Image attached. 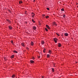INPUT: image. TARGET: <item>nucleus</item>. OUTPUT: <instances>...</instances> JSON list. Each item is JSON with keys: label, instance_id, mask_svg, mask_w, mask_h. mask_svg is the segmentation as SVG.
<instances>
[{"label": "nucleus", "instance_id": "33", "mask_svg": "<svg viewBox=\"0 0 78 78\" xmlns=\"http://www.w3.org/2000/svg\"><path fill=\"white\" fill-rule=\"evenodd\" d=\"M34 2H35V0H34Z\"/></svg>", "mask_w": 78, "mask_h": 78}, {"label": "nucleus", "instance_id": "28", "mask_svg": "<svg viewBox=\"0 0 78 78\" xmlns=\"http://www.w3.org/2000/svg\"><path fill=\"white\" fill-rule=\"evenodd\" d=\"M11 42L12 44H13V41H11Z\"/></svg>", "mask_w": 78, "mask_h": 78}, {"label": "nucleus", "instance_id": "32", "mask_svg": "<svg viewBox=\"0 0 78 78\" xmlns=\"http://www.w3.org/2000/svg\"><path fill=\"white\" fill-rule=\"evenodd\" d=\"M45 16V15H43V16Z\"/></svg>", "mask_w": 78, "mask_h": 78}, {"label": "nucleus", "instance_id": "26", "mask_svg": "<svg viewBox=\"0 0 78 78\" xmlns=\"http://www.w3.org/2000/svg\"><path fill=\"white\" fill-rule=\"evenodd\" d=\"M61 11H64V9L62 8V9H61Z\"/></svg>", "mask_w": 78, "mask_h": 78}, {"label": "nucleus", "instance_id": "11", "mask_svg": "<svg viewBox=\"0 0 78 78\" xmlns=\"http://www.w3.org/2000/svg\"><path fill=\"white\" fill-rule=\"evenodd\" d=\"M48 52L50 54H51V50H49Z\"/></svg>", "mask_w": 78, "mask_h": 78}, {"label": "nucleus", "instance_id": "16", "mask_svg": "<svg viewBox=\"0 0 78 78\" xmlns=\"http://www.w3.org/2000/svg\"><path fill=\"white\" fill-rule=\"evenodd\" d=\"M47 57L48 58H49V57H50V55H49V54H48V55H47Z\"/></svg>", "mask_w": 78, "mask_h": 78}, {"label": "nucleus", "instance_id": "7", "mask_svg": "<svg viewBox=\"0 0 78 78\" xmlns=\"http://www.w3.org/2000/svg\"><path fill=\"white\" fill-rule=\"evenodd\" d=\"M9 30H12V27L11 26H9Z\"/></svg>", "mask_w": 78, "mask_h": 78}, {"label": "nucleus", "instance_id": "18", "mask_svg": "<svg viewBox=\"0 0 78 78\" xmlns=\"http://www.w3.org/2000/svg\"><path fill=\"white\" fill-rule=\"evenodd\" d=\"M44 41H42L41 42V44H44Z\"/></svg>", "mask_w": 78, "mask_h": 78}, {"label": "nucleus", "instance_id": "23", "mask_svg": "<svg viewBox=\"0 0 78 78\" xmlns=\"http://www.w3.org/2000/svg\"><path fill=\"white\" fill-rule=\"evenodd\" d=\"M52 72H54V71H55V70H54V69L52 68Z\"/></svg>", "mask_w": 78, "mask_h": 78}, {"label": "nucleus", "instance_id": "9", "mask_svg": "<svg viewBox=\"0 0 78 78\" xmlns=\"http://www.w3.org/2000/svg\"><path fill=\"white\" fill-rule=\"evenodd\" d=\"M33 29H34V30H35L36 29V26H33Z\"/></svg>", "mask_w": 78, "mask_h": 78}, {"label": "nucleus", "instance_id": "8", "mask_svg": "<svg viewBox=\"0 0 78 78\" xmlns=\"http://www.w3.org/2000/svg\"><path fill=\"white\" fill-rule=\"evenodd\" d=\"M30 45H32V46L34 45V43L33 41H31V43H30Z\"/></svg>", "mask_w": 78, "mask_h": 78}, {"label": "nucleus", "instance_id": "25", "mask_svg": "<svg viewBox=\"0 0 78 78\" xmlns=\"http://www.w3.org/2000/svg\"><path fill=\"white\" fill-rule=\"evenodd\" d=\"M45 30H46V31H48V29H47V28H45Z\"/></svg>", "mask_w": 78, "mask_h": 78}, {"label": "nucleus", "instance_id": "3", "mask_svg": "<svg viewBox=\"0 0 78 78\" xmlns=\"http://www.w3.org/2000/svg\"><path fill=\"white\" fill-rule=\"evenodd\" d=\"M21 44V45L22 46H23V47H25V44H24V43H22Z\"/></svg>", "mask_w": 78, "mask_h": 78}, {"label": "nucleus", "instance_id": "30", "mask_svg": "<svg viewBox=\"0 0 78 78\" xmlns=\"http://www.w3.org/2000/svg\"><path fill=\"white\" fill-rule=\"evenodd\" d=\"M27 50H28L29 49L28 48H27Z\"/></svg>", "mask_w": 78, "mask_h": 78}, {"label": "nucleus", "instance_id": "31", "mask_svg": "<svg viewBox=\"0 0 78 78\" xmlns=\"http://www.w3.org/2000/svg\"><path fill=\"white\" fill-rule=\"evenodd\" d=\"M57 34V35H58V36H59V35L58 34Z\"/></svg>", "mask_w": 78, "mask_h": 78}, {"label": "nucleus", "instance_id": "21", "mask_svg": "<svg viewBox=\"0 0 78 78\" xmlns=\"http://www.w3.org/2000/svg\"><path fill=\"white\" fill-rule=\"evenodd\" d=\"M23 2L22 1H20L19 3L20 4H21V3H22Z\"/></svg>", "mask_w": 78, "mask_h": 78}, {"label": "nucleus", "instance_id": "29", "mask_svg": "<svg viewBox=\"0 0 78 78\" xmlns=\"http://www.w3.org/2000/svg\"><path fill=\"white\" fill-rule=\"evenodd\" d=\"M32 59H34V58H33V57L32 58Z\"/></svg>", "mask_w": 78, "mask_h": 78}, {"label": "nucleus", "instance_id": "2", "mask_svg": "<svg viewBox=\"0 0 78 78\" xmlns=\"http://www.w3.org/2000/svg\"><path fill=\"white\" fill-rule=\"evenodd\" d=\"M46 27L47 28H48V29L49 30H50V27H49V26H48V25H46Z\"/></svg>", "mask_w": 78, "mask_h": 78}, {"label": "nucleus", "instance_id": "10", "mask_svg": "<svg viewBox=\"0 0 78 78\" xmlns=\"http://www.w3.org/2000/svg\"><path fill=\"white\" fill-rule=\"evenodd\" d=\"M15 75L14 74L12 75V78H15Z\"/></svg>", "mask_w": 78, "mask_h": 78}, {"label": "nucleus", "instance_id": "19", "mask_svg": "<svg viewBox=\"0 0 78 78\" xmlns=\"http://www.w3.org/2000/svg\"><path fill=\"white\" fill-rule=\"evenodd\" d=\"M6 20L7 22H10V20H9L8 19H7Z\"/></svg>", "mask_w": 78, "mask_h": 78}, {"label": "nucleus", "instance_id": "1", "mask_svg": "<svg viewBox=\"0 0 78 78\" xmlns=\"http://www.w3.org/2000/svg\"><path fill=\"white\" fill-rule=\"evenodd\" d=\"M54 41H55V43H57V41H58V39H57V38H54Z\"/></svg>", "mask_w": 78, "mask_h": 78}, {"label": "nucleus", "instance_id": "14", "mask_svg": "<svg viewBox=\"0 0 78 78\" xmlns=\"http://www.w3.org/2000/svg\"><path fill=\"white\" fill-rule=\"evenodd\" d=\"M53 24L54 25H56V26L57 25V24L56 23H55V22L53 23Z\"/></svg>", "mask_w": 78, "mask_h": 78}, {"label": "nucleus", "instance_id": "37", "mask_svg": "<svg viewBox=\"0 0 78 78\" xmlns=\"http://www.w3.org/2000/svg\"><path fill=\"white\" fill-rule=\"evenodd\" d=\"M77 8H78V6H77Z\"/></svg>", "mask_w": 78, "mask_h": 78}, {"label": "nucleus", "instance_id": "17", "mask_svg": "<svg viewBox=\"0 0 78 78\" xmlns=\"http://www.w3.org/2000/svg\"><path fill=\"white\" fill-rule=\"evenodd\" d=\"M43 51L44 52V53H45V49H44Z\"/></svg>", "mask_w": 78, "mask_h": 78}, {"label": "nucleus", "instance_id": "5", "mask_svg": "<svg viewBox=\"0 0 78 78\" xmlns=\"http://www.w3.org/2000/svg\"><path fill=\"white\" fill-rule=\"evenodd\" d=\"M32 17H33V18H34V13H32Z\"/></svg>", "mask_w": 78, "mask_h": 78}, {"label": "nucleus", "instance_id": "27", "mask_svg": "<svg viewBox=\"0 0 78 78\" xmlns=\"http://www.w3.org/2000/svg\"><path fill=\"white\" fill-rule=\"evenodd\" d=\"M47 10H49L50 9L48 8H47Z\"/></svg>", "mask_w": 78, "mask_h": 78}, {"label": "nucleus", "instance_id": "36", "mask_svg": "<svg viewBox=\"0 0 78 78\" xmlns=\"http://www.w3.org/2000/svg\"><path fill=\"white\" fill-rule=\"evenodd\" d=\"M76 5H78V4H76Z\"/></svg>", "mask_w": 78, "mask_h": 78}, {"label": "nucleus", "instance_id": "22", "mask_svg": "<svg viewBox=\"0 0 78 78\" xmlns=\"http://www.w3.org/2000/svg\"><path fill=\"white\" fill-rule=\"evenodd\" d=\"M45 17L46 19H48L49 17V16H45Z\"/></svg>", "mask_w": 78, "mask_h": 78}, {"label": "nucleus", "instance_id": "4", "mask_svg": "<svg viewBox=\"0 0 78 78\" xmlns=\"http://www.w3.org/2000/svg\"><path fill=\"white\" fill-rule=\"evenodd\" d=\"M58 47H61V44L60 43H58Z\"/></svg>", "mask_w": 78, "mask_h": 78}, {"label": "nucleus", "instance_id": "34", "mask_svg": "<svg viewBox=\"0 0 78 78\" xmlns=\"http://www.w3.org/2000/svg\"><path fill=\"white\" fill-rule=\"evenodd\" d=\"M42 78H44V77L43 76L42 77Z\"/></svg>", "mask_w": 78, "mask_h": 78}, {"label": "nucleus", "instance_id": "12", "mask_svg": "<svg viewBox=\"0 0 78 78\" xmlns=\"http://www.w3.org/2000/svg\"><path fill=\"white\" fill-rule=\"evenodd\" d=\"M14 55H12L11 56V58H14Z\"/></svg>", "mask_w": 78, "mask_h": 78}, {"label": "nucleus", "instance_id": "24", "mask_svg": "<svg viewBox=\"0 0 78 78\" xmlns=\"http://www.w3.org/2000/svg\"><path fill=\"white\" fill-rule=\"evenodd\" d=\"M63 17H64V18H65L66 17V15H63Z\"/></svg>", "mask_w": 78, "mask_h": 78}, {"label": "nucleus", "instance_id": "20", "mask_svg": "<svg viewBox=\"0 0 78 78\" xmlns=\"http://www.w3.org/2000/svg\"><path fill=\"white\" fill-rule=\"evenodd\" d=\"M32 22H33L34 23H35V21H34V20L32 19Z\"/></svg>", "mask_w": 78, "mask_h": 78}, {"label": "nucleus", "instance_id": "15", "mask_svg": "<svg viewBox=\"0 0 78 78\" xmlns=\"http://www.w3.org/2000/svg\"><path fill=\"white\" fill-rule=\"evenodd\" d=\"M30 62L31 63H33V62H34V61L33 60H30Z\"/></svg>", "mask_w": 78, "mask_h": 78}, {"label": "nucleus", "instance_id": "6", "mask_svg": "<svg viewBox=\"0 0 78 78\" xmlns=\"http://www.w3.org/2000/svg\"><path fill=\"white\" fill-rule=\"evenodd\" d=\"M68 35H69V34H68L67 33H66L64 34V35L65 36H68Z\"/></svg>", "mask_w": 78, "mask_h": 78}, {"label": "nucleus", "instance_id": "13", "mask_svg": "<svg viewBox=\"0 0 78 78\" xmlns=\"http://www.w3.org/2000/svg\"><path fill=\"white\" fill-rule=\"evenodd\" d=\"M13 52L14 53H17V51H13Z\"/></svg>", "mask_w": 78, "mask_h": 78}, {"label": "nucleus", "instance_id": "35", "mask_svg": "<svg viewBox=\"0 0 78 78\" xmlns=\"http://www.w3.org/2000/svg\"><path fill=\"white\" fill-rule=\"evenodd\" d=\"M39 58H40V57H38Z\"/></svg>", "mask_w": 78, "mask_h": 78}]
</instances>
